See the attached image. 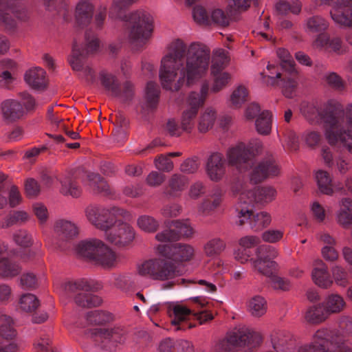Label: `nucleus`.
Returning <instances> with one entry per match:
<instances>
[{"instance_id": "1", "label": "nucleus", "mask_w": 352, "mask_h": 352, "mask_svg": "<svg viewBox=\"0 0 352 352\" xmlns=\"http://www.w3.org/2000/svg\"><path fill=\"white\" fill-rule=\"evenodd\" d=\"M137 1L113 0L109 10L111 17H116L129 22V38L131 42H135L141 38H149L154 28L152 16L146 12L137 10L131 13L129 16L124 13L126 8Z\"/></svg>"}, {"instance_id": "32", "label": "nucleus", "mask_w": 352, "mask_h": 352, "mask_svg": "<svg viewBox=\"0 0 352 352\" xmlns=\"http://www.w3.org/2000/svg\"><path fill=\"white\" fill-rule=\"evenodd\" d=\"M254 200L256 203L263 204L272 201L275 197L276 190L268 186H258L253 190Z\"/></svg>"}, {"instance_id": "40", "label": "nucleus", "mask_w": 352, "mask_h": 352, "mask_svg": "<svg viewBox=\"0 0 352 352\" xmlns=\"http://www.w3.org/2000/svg\"><path fill=\"white\" fill-rule=\"evenodd\" d=\"M216 119V113L214 111L207 109L200 117L198 129L201 133H206L210 129H212Z\"/></svg>"}, {"instance_id": "14", "label": "nucleus", "mask_w": 352, "mask_h": 352, "mask_svg": "<svg viewBox=\"0 0 352 352\" xmlns=\"http://www.w3.org/2000/svg\"><path fill=\"white\" fill-rule=\"evenodd\" d=\"M116 223L117 225L114 224L109 232H106V239L115 245L125 247L133 241L135 232L129 224L123 222L121 219Z\"/></svg>"}, {"instance_id": "13", "label": "nucleus", "mask_w": 352, "mask_h": 352, "mask_svg": "<svg viewBox=\"0 0 352 352\" xmlns=\"http://www.w3.org/2000/svg\"><path fill=\"white\" fill-rule=\"evenodd\" d=\"M280 173V168L272 155H270L255 166L250 174V182L256 185L262 183L270 177L278 176Z\"/></svg>"}, {"instance_id": "39", "label": "nucleus", "mask_w": 352, "mask_h": 352, "mask_svg": "<svg viewBox=\"0 0 352 352\" xmlns=\"http://www.w3.org/2000/svg\"><path fill=\"white\" fill-rule=\"evenodd\" d=\"M316 178L320 192L327 195L333 194L331 179L328 172L320 170L316 173Z\"/></svg>"}, {"instance_id": "4", "label": "nucleus", "mask_w": 352, "mask_h": 352, "mask_svg": "<svg viewBox=\"0 0 352 352\" xmlns=\"http://www.w3.org/2000/svg\"><path fill=\"white\" fill-rule=\"evenodd\" d=\"M261 342L262 337L259 333L245 327H235L215 344L214 352H236L238 347L247 346L254 348Z\"/></svg>"}, {"instance_id": "6", "label": "nucleus", "mask_w": 352, "mask_h": 352, "mask_svg": "<svg viewBox=\"0 0 352 352\" xmlns=\"http://www.w3.org/2000/svg\"><path fill=\"white\" fill-rule=\"evenodd\" d=\"M62 288L67 295H74V302L80 307L91 309L102 303L100 296L91 293L98 291L100 285H91L85 279L68 281L62 285Z\"/></svg>"}, {"instance_id": "62", "label": "nucleus", "mask_w": 352, "mask_h": 352, "mask_svg": "<svg viewBox=\"0 0 352 352\" xmlns=\"http://www.w3.org/2000/svg\"><path fill=\"white\" fill-rule=\"evenodd\" d=\"M251 0H230L228 7L229 12L232 15L233 11L245 12L250 7Z\"/></svg>"}, {"instance_id": "46", "label": "nucleus", "mask_w": 352, "mask_h": 352, "mask_svg": "<svg viewBox=\"0 0 352 352\" xmlns=\"http://www.w3.org/2000/svg\"><path fill=\"white\" fill-rule=\"evenodd\" d=\"M197 113L195 108L183 111L181 119L182 129L184 131L190 133L194 126V119Z\"/></svg>"}, {"instance_id": "59", "label": "nucleus", "mask_w": 352, "mask_h": 352, "mask_svg": "<svg viewBox=\"0 0 352 352\" xmlns=\"http://www.w3.org/2000/svg\"><path fill=\"white\" fill-rule=\"evenodd\" d=\"M327 84L336 90H343L345 87V83L342 78L335 72H331L326 76Z\"/></svg>"}, {"instance_id": "2", "label": "nucleus", "mask_w": 352, "mask_h": 352, "mask_svg": "<svg viewBox=\"0 0 352 352\" xmlns=\"http://www.w3.org/2000/svg\"><path fill=\"white\" fill-rule=\"evenodd\" d=\"M297 352H352V348L337 331L320 329L314 333L312 342L300 346Z\"/></svg>"}, {"instance_id": "34", "label": "nucleus", "mask_w": 352, "mask_h": 352, "mask_svg": "<svg viewBox=\"0 0 352 352\" xmlns=\"http://www.w3.org/2000/svg\"><path fill=\"white\" fill-rule=\"evenodd\" d=\"M338 109L336 105L328 102L322 111H320V117L330 126L329 130H333L338 122Z\"/></svg>"}, {"instance_id": "55", "label": "nucleus", "mask_w": 352, "mask_h": 352, "mask_svg": "<svg viewBox=\"0 0 352 352\" xmlns=\"http://www.w3.org/2000/svg\"><path fill=\"white\" fill-rule=\"evenodd\" d=\"M8 203L10 208H15L23 201L21 194L16 185H12L8 192Z\"/></svg>"}, {"instance_id": "48", "label": "nucleus", "mask_w": 352, "mask_h": 352, "mask_svg": "<svg viewBox=\"0 0 352 352\" xmlns=\"http://www.w3.org/2000/svg\"><path fill=\"white\" fill-rule=\"evenodd\" d=\"M210 20V23H213L214 25L221 28H226L230 25L229 16L223 10L219 8L212 11Z\"/></svg>"}, {"instance_id": "8", "label": "nucleus", "mask_w": 352, "mask_h": 352, "mask_svg": "<svg viewBox=\"0 0 352 352\" xmlns=\"http://www.w3.org/2000/svg\"><path fill=\"white\" fill-rule=\"evenodd\" d=\"M87 216L96 228L107 231L120 220V217H129V214L123 208L113 206L111 209H88L87 210Z\"/></svg>"}, {"instance_id": "7", "label": "nucleus", "mask_w": 352, "mask_h": 352, "mask_svg": "<svg viewBox=\"0 0 352 352\" xmlns=\"http://www.w3.org/2000/svg\"><path fill=\"white\" fill-rule=\"evenodd\" d=\"M138 271L141 276H149L153 280L161 281L182 274L175 263L165 257L146 261L138 265Z\"/></svg>"}, {"instance_id": "9", "label": "nucleus", "mask_w": 352, "mask_h": 352, "mask_svg": "<svg viewBox=\"0 0 352 352\" xmlns=\"http://www.w3.org/2000/svg\"><path fill=\"white\" fill-rule=\"evenodd\" d=\"M85 334L93 339L95 344L100 346L102 350L109 352L115 350L118 343L124 341V332L118 327L90 329L85 331Z\"/></svg>"}, {"instance_id": "57", "label": "nucleus", "mask_w": 352, "mask_h": 352, "mask_svg": "<svg viewBox=\"0 0 352 352\" xmlns=\"http://www.w3.org/2000/svg\"><path fill=\"white\" fill-rule=\"evenodd\" d=\"M21 285L28 289H34L38 286L36 276L32 272L23 274L20 279Z\"/></svg>"}, {"instance_id": "24", "label": "nucleus", "mask_w": 352, "mask_h": 352, "mask_svg": "<svg viewBox=\"0 0 352 352\" xmlns=\"http://www.w3.org/2000/svg\"><path fill=\"white\" fill-rule=\"evenodd\" d=\"M102 241L99 239L80 241L77 247V253L90 261H94Z\"/></svg>"}, {"instance_id": "51", "label": "nucleus", "mask_w": 352, "mask_h": 352, "mask_svg": "<svg viewBox=\"0 0 352 352\" xmlns=\"http://www.w3.org/2000/svg\"><path fill=\"white\" fill-rule=\"evenodd\" d=\"M60 192L64 195H71L73 197H78L81 194V190L76 183L70 179L61 182Z\"/></svg>"}, {"instance_id": "19", "label": "nucleus", "mask_w": 352, "mask_h": 352, "mask_svg": "<svg viewBox=\"0 0 352 352\" xmlns=\"http://www.w3.org/2000/svg\"><path fill=\"white\" fill-rule=\"evenodd\" d=\"M206 171L211 180L218 182L221 179L225 173L223 154L215 152L209 156L206 163Z\"/></svg>"}, {"instance_id": "30", "label": "nucleus", "mask_w": 352, "mask_h": 352, "mask_svg": "<svg viewBox=\"0 0 352 352\" xmlns=\"http://www.w3.org/2000/svg\"><path fill=\"white\" fill-rule=\"evenodd\" d=\"M188 184V178L180 174H174L171 176L168 188L164 191V193L168 196H175L178 192L184 190Z\"/></svg>"}, {"instance_id": "52", "label": "nucleus", "mask_w": 352, "mask_h": 352, "mask_svg": "<svg viewBox=\"0 0 352 352\" xmlns=\"http://www.w3.org/2000/svg\"><path fill=\"white\" fill-rule=\"evenodd\" d=\"M192 16L194 20L200 25H209L210 20L206 10L201 6H196L193 8Z\"/></svg>"}, {"instance_id": "61", "label": "nucleus", "mask_w": 352, "mask_h": 352, "mask_svg": "<svg viewBox=\"0 0 352 352\" xmlns=\"http://www.w3.org/2000/svg\"><path fill=\"white\" fill-rule=\"evenodd\" d=\"M333 277L336 283L342 286L346 287L348 284L347 272L340 266H335L332 268Z\"/></svg>"}, {"instance_id": "5", "label": "nucleus", "mask_w": 352, "mask_h": 352, "mask_svg": "<svg viewBox=\"0 0 352 352\" xmlns=\"http://www.w3.org/2000/svg\"><path fill=\"white\" fill-rule=\"evenodd\" d=\"M186 51V46L181 39H177L172 46V52L164 56L161 60L159 77L162 86L170 89V84L177 75V70L182 66V59Z\"/></svg>"}, {"instance_id": "20", "label": "nucleus", "mask_w": 352, "mask_h": 352, "mask_svg": "<svg viewBox=\"0 0 352 352\" xmlns=\"http://www.w3.org/2000/svg\"><path fill=\"white\" fill-rule=\"evenodd\" d=\"M45 77L46 72L43 68L34 67L25 72L24 80L32 89L37 91H44L47 87Z\"/></svg>"}, {"instance_id": "54", "label": "nucleus", "mask_w": 352, "mask_h": 352, "mask_svg": "<svg viewBox=\"0 0 352 352\" xmlns=\"http://www.w3.org/2000/svg\"><path fill=\"white\" fill-rule=\"evenodd\" d=\"M307 26L311 31L318 32L327 30L328 23L324 19L316 16L308 20Z\"/></svg>"}, {"instance_id": "11", "label": "nucleus", "mask_w": 352, "mask_h": 352, "mask_svg": "<svg viewBox=\"0 0 352 352\" xmlns=\"http://www.w3.org/2000/svg\"><path fill=\"white\" fill-rule=\"evenodd\" d=\"M228 164L235 166L240 172H245L254 164V149L252 146H246L243 142L230 148L227 152Z\"/></svg>"}, {"instance_id": "44", "label": "nucleus", "mask_w": 352, "mask_h": 352, "mask_svg": "<svg viewBox=\"0 0 352 352\" xmlns=\"http://www.w3.org/2000/svg\"><path fill=\"white\" fill-rule=\"evenodd\" d=\"M225 243L219 238L209 241L204 246V251L208 256L219 254L225 248Z\"/></svg>"}, {"instance_id": "43", "label": "nucleus", "mask_w": 352, "mask_h": 352, "mask_svg": "<svg viewBox=\"0 0 352 352\" xmlns=\"http://www.w3.org/2000/svg\"><path fill=\"white\" fill-rule=\"evenodd\" d=\"M248 91L243 85H239L234 90L230 96V101L236 108H240L243 104L248 101Z\"/></svg>"}, {"instance_id": "18", "label": "nucleus", "mask_w": 352, "mask_h": 352, "mask_svg": "<svg viewBox=\"0 0 352 352\" xmlns=\"http://www.w3.org/2000/svg\"><path fill=\"white\" fill-rule=\"evenodd\" d=\"M8 11L18 19L25 20V12L19 10L16 4L10 3L8 0H0V21L5 24L8 30H14L16 26L15 20L12 18Z\"/></svg>"}, {"instance_id": "21", "label": "nucleus", "mask_w": 352, "mask_h": 352, "mask_svg": "<svg viewBox=\"0 0 352 352\" xmlns=\"http://www.w3.org/2000/svg\"><path fill=\"white\" fill-rule=\"evenodd\" d=\"M94 7L85 1L78 3L76 7L75 20L76 25L80 28L88 25L93 18Z\"/></svg>"}, {"instance_id": "33", "label": "nucleus", "mask_w": 352, "mask_h": 352, "mask_svg": "<svg viewBox=\"0 0 352 352\" xmlns=\"http://www.w3.org/2000/svg\"><path fill=\"white\" fill-rule=\"evenodd\" d=\"M87 320L92 324L104 325L112 322L114 319L112 314L102 310L89 311L86 315Z\"/></svg>"}, {"instance_id": "41", "label": "nucleus", "mask_w": 352, "mask_h": 352, "mask_svg": "<svg viewBox=\"0 0 352 352\" xmlns=\"http://www.w3.org/2000/svg\"><path fill=\"white\" fill-rule=\"evenodd\" d=\"M311 276L315 284L322 288L329 287L333 281L330 279L329 273L326 270H313Z\"/></svg>"}, {"instance_id": "63", "label": "nucleus", "mask_w": 352, "mask_h": 352, "mask_svg": "<svg viewBox=\"0 0 352 352\" xmlns=\"http://www.w3.org/2000/svg\"><path fill=\"white\" fill-rule=\"evenodd\" d=\"M122 98V102L124 103H128L131 102L134 97V85L130 81H126L123 84L122 92L120 91V96Z\"/></svg>"}, {"instance_id": "42", "label": "nucleus", "mask_w": 352, "mask_h": 352, "mask_svg": "<svg viewBox=\"0 0 352 352\" xmlns=\"http://www.w3.org/2000/svg\"><path fill=\"white\" fill-rule=\"evenodd\" d=\"M19 303L21 309L25 312L34 311L40 305L39 300L32 294H23Z\"/></svg>"}, {"instance_id": "58", "label": "nucleus", "mask_w": 352, "mask_h": 352, "mask_svg": "<svg viewBox=\"0 0 352 352\" xmlns=\"http://www.w3.org/2000/svg\"><path fill=\"white\" fill-rule=\"evenodd\" d=\"M254 226H258L257 229H263L266 228L271 223V216L267 212H261L253 215Z\"/></svg>"}, {"instance_id": "16", "label": "nucleus", "mask_w": 352, "mask_h": 352, "mask_svg": "<svg viewBox=\"0 0 352 352\" xmlns=\"http://www.w3.org/2000/svg\"><path fill=\"white\" fill-rule=\"evenodd\" d=\"M349 128L347 130L332 131L326 130L325 136L328 143L334 146L338 141H340L352 154V113L347 116Z\"/></svg>"}, {"instance_id": "26", "label": "nucleus", "mask_w": 352, "mask_h": 352, "mask_svg": "<svg viewBox=\"0 0 352 352\" xmlns=\"http://www.w3.org/2000/svg\"><path fill=\"white\" fill-rule=\"evenodd\" d=\"M55 231L62 239L72 240L78 235V228L75 223L66 221L59 220L56 223Z\"/></svg>"}, {"instance_id": "31", "label": "nucleus", "mask_w": 352, "mask_h": 352, "mask_svg": "<svg viewBox=\"0 0 352 352\" xmlns=\"http://www.w3.org/2000/svg\"><path fill=\"white\" fill-rule=\"evenodd\" d=\"M329 316L325 307L321 304L311 307L305 314L306 320L311 324H320Z\"/></svg>"}, {"instance_id": "53", "label": "nucleus", "mask_w": 352, "mask_h": 352, "mask_svg": "<svg viewBox=\"0 0 352 352\" xmlns=\"http://www.w3.org/2000/svg\"><path fill=\"white\" fill-rule=\"evenodd\" d=\"M283 82L282 85V93L283 94L288 98H292L294 96V94L296 91V89L298 86V82L293 78H283L281 79Z\"/></svg>"}, {"instance_id": "37", "label": "nucleus", "mask_w": 352, "mask_h": 352, "mask_svg": "<svg viewBox=\"0 0 352 352\" xmlns=\"http://www.w3.org/2000/svg\"><path fill=\"white\" fill-rule=\"evenodd\" d=\"M267 302L261 296H255L249 301L248 310L255 317H261L267 311Z\"/></svg>"}, {"instance_id": "10", "label": "nucleus", "mask_w": 352, "mask_h": 352, "mask_svg": "<svg viewBox=\"0 0 352 352\" xmlns=\"http://www.w3.org/2000/svg\"><path fill=\"white\" fill-rule=\"evenodd\" d=\"M85 47L82 49L78 47L75 41L73 45L72 53L69 62L75 71L81 70L82 69L81 60L86 58L90 54H94L99 47L100 41L91 30L85 32Z\"/></svg>"}, {"instance_id": "35", "label": "nucleus", "mask_w": 352, "mask_h": 352, "mask_svg": "<svg viewBox=\"0 0 352 352\" xmlns=\"http://www.w3.org/2000/svg\"><path fill=\"white\" fill-rule=\"evenodd\" d=\"M21 267L19 264L12 262L8 258L0 259V276L2 278H12L19 275Z\"/></svg>"}, {"instance_id": "3", "label": "nucleus", "mask_w": 352, "mask_h": 352, "mask_svg": "<svg viewBox=\"0 0 352 352\" xmlns=\"http://www.w3.org/2000/svg\"><path fill=\"white\" fill-rule=\"evenodd\" d=\"M210 56V49L201 43L190 45L186 54V85L190 87L196 79L201 78L208 67Z\"/></svg>"}, {"instance_id": "12", "label": "nucleus", "mask_w": 352, "mask_h": 352, "mask_svg": "<svg viewBox=\"0 0 352 352\" xmlns=\"http://www.w3.org/2000/svg\"><path fill=\"white\" fill-rule=\"evenodd\" d=\"M157 251L162 256L178 263L190 261L194 256L193 248L186 243L164 244L157 246Z\"/></svg>"}, {"instance_id": "47", "label": "nucleus", "mask_w": 352, "mask_h": 352, "mask_svg": "<svg viewBox=\"0 0 352 352\" xmlns=\"http://www.w3.org/2000/svg\"><path fill=\"white\" fill-rule=\"evenodd\" d=\"M138 225L140 228L147 232H155L159 228L158 222L153 217L147 215L139 217Z\"/></svg>"}, {"instance_id": "29", "label": "nucleus", "mask_w": 352, "mask_h": 352, "mask_svg": "<svg viewBox=\"0 0 352 352\" xmlns=\"http://www.w3.org/2000/svg\"><path fill=\"white\" fill-rule=\"evenodd\" d=\"M99 78L101 85L114 97L120 96V83L116 76L107 73L105 71H101L99 74Z\"/></svg>"}, {"instance_id": "56", "label": "nucleus", "mask_w": 352, "mask_h": 352, "mask_svg": "<svg viewBox=\"0 0 352 352\" xmlns=\"http://www.w3.org/2000/svg\"><path fill=\"white\" fill-rule=\"evenodd\" d=\"M32 210L40 224H44L48 219L49 214L46 206L41 203H35L32 205Z\"/></svg>"}, {"instance_id": "17", "label": "nucleus", "mask_w": 352, "mask_h": 352, "mask_svg": "<svg viewBox=\"0 0 352 352\" xmlns=\"http://www.w3.org/2000/svg\"><path fill=\"white\" fill-rule=\"evenodd\" d=\"M1 114L4 121L13 123L25 116V110L23 104L18 100L7 99L3 100L0 105Z\"/></svg>"}, {"instance_id": "25", "label": "nucleus", "mask_w": 352, "mask_h": 352, "mask_svg": "<svg viewBox=\"0 0 352 352\" xmlns=\"http://www.w3.org/2000/svg\"><path fill=\"white\" fill-rule=\"evenodd\" d=\"M160 93V88L155 82L149 81L147 82L144 96L147 109L153 111L157 108Z\"/></svg>"}, {"instance_id": "28", "label": "nucleus", "mask_w": 352, "mask_h": 352, "mask_svg": "<svg viewBox=\"0 0 352 352\" xmlns=\"http://www.w3.org/2000/svg\"><path fill=\"white\" fill-rule=\"evenodd\" d=\"M3 323L0 325V338L6 341H16L18 333L14 327L13 320L7 315H1Z\"/></svg>"}, {"instance_id": "15", "label": "nucleus", "mask_w": 352, "mask_h": 352, "mask_svg": "<svg viewBox=\"0 0 352 352\" xmlns=\"http://www.w3.org/2000/svg\"><path fill=\"white\" fill-rule=\"evenodd\" d=\"M270 246L261 245L258 247L256 249V259H250L253 262L254 267L260 274L269 278L276 273L278 267L276 262L272 261L269 256L265 254V252L270 251Z\"/></svg>"}, {"instance_id": "50", "label": "nucleus", "mask_w": 352, "mask_h": 352, "mask_svg": "<svg viewBox=\"0 0 352 352\" xmlns=\"http://www.w3.org/2000/svg\"><path fill=\"white\" fill-rule=\"evenodd\" d=\"M213 78V85L211 91L214 93H217L225 87L229 80L231 79V76L228 72H223L218 74V75H211Z\"/></svg>"}, {"instance_id": "45", "label": "nucleus", "mask_w": 352, "mask_h": 352, "mask_svg": "<svg viewBox=\"0 0 352 352\" xmlns=\"http://www.w3.org/2000/svg\"><path fill=\"white\" fill-rule=\"evenodd\" d=\"M24 192L28 199H35L41 193V186L34 178H28L24 182Z\"/></svg>"}, {"instance_id": "49", "label": "nucleus", "mask_w": 352, "mask_h": 352, "mask_svg": "<svg viewBox=\"0 0 352 352\" xmlns=\"http://www.w3.org/2000/svg\"><path fill=\"white\" fill-rule=\"evenodd\" d=\"M170 225L175 228L179 239L181 236L188 238L192 235V228L186 222L180 220H173L170 221Z\"/></svg>"}, {"instance_id": "22", "label": "nucleus", "mask_w": 352, "mask_h": 352, "mask_svg": "<svg viewBox=\"0 0 352 352\" xmlns=\"http://www.w3.org/2000/svg\"><path fill=\"white\" fill-rule=\"evenodd\" d=\"M330 15L336 24L352 28V3L339 8H332Z\"/></svg>"}, {"instance_id": "36", "label": "nucleus", "mask_w": 352, "mask_h": 352, "mask_svg": "<svg viewBox=\"0 0 352 352\" xmlns=\"http://www.w3.org/2000/svg\"><path fill=\"white\" fill-rule=\"evenodd\" d=\"M256 131L261 135H268L272 130V113L265 110L261 113L255 121Z\"/></svg>"}, {"instance_id": "27", "label": "nucleus", "mask_w": 352, "mask_h": 352, "mask_svg": "<svg viewBox=\"0 0 352 352\" xmlns=\"http://www.w3.org/2000/svg\"><path fill=\"white\" fill-rule=\"evenodd\" d=\"M87 179L89 186L95 193L102 194L103 196H109L111 194L109 184L100 175L90 173L87 175Z\"/></svg>"}, {"instance_id": "64", "label": "nucleus", "mask_w": 352, "mask_h": 352, "mask_svg": "<svg viewBox=\"0 0 352 352\" xmlns=\"http://www.w3.org/2000/svg\"><path fill=\"white\" fill-rule=\"evenodd\" d=\"M337 220L340 226L348 229L352 226V213L346 210H340L337 214Z\"/></svg>"}, {"instance_id": "38", "label": "nucleus", "mask_w": 352, "mask_h": 352, "mask_svg": "<svg viewBox=\"0 0 352 352\" xmlns=\"http://www.w3.org/2000/svg\"><path fill=\"white\" fill-rule=\"evenodd\" d=\"M345 307L346 302L344 298L338 294H332L327 298L325 308L329 315L342 311Z\"/></svg>"}, {"instance_id": "23", "label": "nucleus", "mask_w": 352, "mask_h": 352, "mask_svg": "<svg viewBox=\"0 0 352 352\" xmlns=\"http://www.w3.org/2000/svg\"><path fill=\"white\" fill-rule=\"evenodd\" d=\"M93 262L104 268H111L116 263V253L102 242Z\"/></svg>"}, {"instance_id": "60", "label": "nucleus", "mask_w": 352, "mask_h": 352, "mask_svg": "<svg viewBox=\"0 0 352 352\" xmlns=\"http://www.w3.org/2000/svg\"><path fill=\"white\" fill-rule=\"evenodd\" d=\"M156 168L164 172H170L173 169V163L166 155H161L155 160Z\"/></svg>"}]
</instances>
